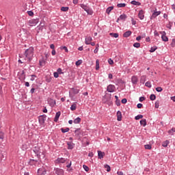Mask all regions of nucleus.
I'll return each mask as SVG.
<instances>
[{
    "mask_svg": "<svg viewBox=\"0 0 175 175\" xmlns=\"http://www.w3.org/2000/svg\"><path fill=\"white\" fill-rule=\"evenodd\" d=\"M159 14H161V11H158V12H154L152 15V17L153 18H155V17H157V16H159Z\"/></svg>",
    "mask_w": 175,
    "mask_h": 175,
    "instance_id": "b1692460",
    "label": "nucleus"
},
{
    "mask_svg": "<svg viewBox=\"0 0 175 175\" xmlns=\"http://www.w3.org/2000/svg\"><path fill=\"white\" fill-rule=\"evenodd\" d=\"M131 5H135V6H140L142 5V3L139 2V1H136L135 0L132 1L131 2Z\"/></svg>",
    "mask_w": 175,
    "mask_h": 175,
    "instance_id": "412c9836",
    "label": "nucleus"
},
{
    "mask_svg": "<svg viewBox=\"0 0 175 175\" xmlns=\"http://www.w3.org/2000/svg\"><path fill=\"white\" fill-rule=\"evenodd\" d=\"M174 132H175V128H172V129L168 131V133L169 135H171V136H173Z\"/></svg>",
    "mask_w": 175,
    "mask_h": 175,
    "instance_id": "2f4dec72",
    "label": "nucleus"
},
{
    "mask_svg": "<svg viewBox=\"0 0 175 175\" xmlns=\"http://www.w3.org/2000/svg\"><path fill=\"white\" fill-rule=\"evenodd\" d=\"M146 150H151L152 146L150 144H146L144 146Z\"/></svg>",
    "mask_w": 175,
    "mask_h": 175,
    "instance_id": "a18cd8bd",
    "label": "nucleus"
},
{
    "mask_svg": "<svg viewBox=\"0 0 175 175\" xmlns=\"http://www.w3.org/2000/svg\"><path fill=\"white\" fill-rule=\"evenodd\" d=\"M137 109H142V107H143V104H142V103H138V104L137 105Z\"/></svg>",
    "mask_w": 175,
    "mask_h": 175,
    "instance_id": "6e6d98bb",
    "label": "nucleus"
},
{
    "mask_svg": "<svg viewBox=\"0 0 175 175\" xmlns=\"http://www.w3.org/2000/svg\"><path fill=\"white\" fill-rule=\"evenodd\" d=\"M117 6L118 8H125V6H126V4L125 3H118Z\"/></svg>",
    "mask_w": 175,
    "mask_h": 175,
    "instance_id": "e433bc0d",
    "label": "nucleus"
},
{
    "mask_svg": "<svg viewBox=\"0 0 175 175\" xmlns=\"http://www.w3.org/2000/svg\"><path fill=\"white\" fill-rule=\"evenodd\" d=\"M105 168L107 169V172H110V170H111L110 165H109L107 164L105 165Z\"/></svg>",
    "mask_w": 175,
    "mask_h": 175,
    "instance_id": "79ce46f5",
    "label": "nucleus"
},
{
    "mask_svg": "<svg viewBox=\"0 0 175 175\" xmlns=\"http://www.w3.org/2000/svg\"><path fill=\"white\" fill-rule=\"evenodd\" d=\"M61 50H64L66 53H68V47L66 46H62Z\"/></svg>",
    "mask_w": 175,
    "mask_h": 175,
    "instance_id": "864d4df0",
    "label": "nucleus"
},
{
    "mask_svg": "<svg viewBox=\"0 0 175 175\" xmlns=\"http://www.w3.org/2000/svg\"><path fill=\"white\" fill-rule=\"evenodd\" d=\"M113 9H114V7H113V6L109 7V8L106 10V13H107V14H110V12H111V10H113Z\"/></svg>",
    "mask_w": 175,
    "mask_h": 175,
    "instance_id": "cd10ccee",
    "label": "nucleus"
},
{
    "mask_svg": "<svg viewBox=\"0 0 175 175\" xmlns=\"http://www.w3.org/2000/svg\"><path fill=\"white\" fill-rule=\"evenodd\" d=\"M115 98L116 99V103L118 106H121V101L118 99V96H115Z\"/></svg>",
    "mask_w": 175,
    "mask_h": 175,
    "instance_id": "a878e982",
    "label": "nucleus"
},
{
    "mask_svg": "<svg viewBox=\"0 0 175 175\" xmlns=\"http://www.w3.org/2000/svg\"><path fill=\"white\" fill-rule=\"evenodd\" d=\"M81 64H83V60L80 59L76 62L75 65L77 66H80V65H81Z\"/></svg>",
    "mask_w": 175,
    "mask_h": 175,
    "instance_id": "f704fd0d",
    "label": "nucleus"
},
{
    "mask_svg": "<svg viewBox=\"0 0 175 175\" xmlns=\"http://www.w3.org/2000/svg\"><path fill=\"white\" fill-rule=\"evenodd\" d=\"M76 107H77V105H76V103H74V104H72V105H71V107H70V110H71L72 111H75V110H76Z\"/></svg>",
    "mask_w": 175,
    "mask_h": 175,
    "instance_id": "473e14b6",
    "label": "nucleus"
},
{
    "mask_svg": "<svg viewBox=\"0 0 175 175\" xmlns=\"http://www.w3.org/2000/svg\"><path fill=\"white\" fill-rule=\"evenodd\" d=\"M150 100H155V99H157V96H155V94H151L150 96Z\"/></svg>",
    "mask_w": 175,
    "mask_h": 175,
    "instance_id": "4c0bfd02",
    "label": "nucleus"
},
{
    "mask_svg": "<svg viewBox=\"0 0 175 175\" xmlns=\"http://www.w3.org/2000/svg\"><path fill=\"white\" fill-rule=\"evenodd\" d=\"M163 90V89H162L161 87H157V88H156V91H157V92H162Z\"/></svg>",
    "mask_w": 175,
    "mask_h": 175,
    "instance_id": "49530a36",
    "label": "nucleus"
},
{
    "mask_svg": "<svg viewBox=\"0 0 175 175\" xmlns=\"http://www.w3.org/2000/svg\"><path fill=\"white\" fill-rule=\"evenodd\" d=\"M128 16H126V14H122L118 18V20H122L123 21H125V20H126Z\"/></svg>",
    "mask_w": 175,
    "mask_h": 175,
    "instance_id": "4468645a",
    "label": "nucleus"
},
{
    "mask_svg": "<svg viewBox=\"0 0 175 175\" xmlns=\"http://www.w3.org/2000/svg\"><path fill=\"white\" fill-rule=\"evenodd\" d=\"M132 35V32L131 31H127L123 33V38H129Z\"/></svg>",
    "mask_w": 175,
    "mask_h": 175,
    "instance_id": "6ab92c4d",
    "label": "nucleus"
},
{
    "mask_svg": "<svg viewBox=\"0 0 175 175\" xmlns=\"http://www.w3.org/2000/svg\"><path fill=\"white\" fill-rule=\"evenodd\" d=\"M25 55L29 62H31V61H32V57H33V49L31 47L29 49H27L25 52Z\"/></svg>",
    "mask_w": 175,
    "mask_h": 175,
    "instance_id": "f257e3e1",
    "label": "nucleus"
},
{
    "mask_svg": "<svg viewBox=\"0 0 175 175\" xmlns=\"http://www.w3.org/2000/svg\"><path fill=\"white\" fill-rule=\"evenodd\" d=\"M31 94H34L35 93V88H32L30 90Z\"/></svg>",
    "mask_w": 175,
    "mask_h": 175,
    "instance_id": "e2e57ef3",
    "label": "nucleus"
},
{
    "mask_svg": "<svg viewBox=\"0 0 175 175\" xmlns=\"http://www.w3.org/2000/svg\"><path fill=\"white\" fill-rule=\"evenodd\" d=\"M161 39L163 42H169V38H167V36H166V35L161 36Z\"/></svg>",
    "mask_w": 175,
    "mask_h": 175,
    "instance_id": "393cba45",
    "label": "nucleus"
},
{
    "mask_svg": "<svg viewBox=\"0 0 175 175\" xmlns=\"http://www.w3.org/2000/svg\"><path fill=\"white\" fill-rule=\"evenodd\" d=\"M70 166H72V161H70V163H68L67 165H66V167H68V169L70 167Z\"/></svg>",
    "mask_w": 175,
    "mask_h": 175,
    "instance_id": "338daca9",
    "label": "nucleus"
},
{
    "mask_svg": "<svg viewBox=\"0 0 175 175\" xmlns=\"http://www.w3.org/2000/svg\"><path fill=\"white\" fill-rule=\"evenodd\" d=\"M146 100V98H144L143 96L140 97L139 99V102H143V100Z\"/></svg>",
    "mask_w": 175,
    "mask_h": 175,
    "instance_id": "680f3d73",
    "label": "nucleus"
},
{
    "mask_svg": "<svg viewBox=\"0 0 175 175\" xmlns=\"http://www.w3.org/2000/svg\"><path fill=\"white\" fill-rule=\"evenodd\" d=\"M117 174H118V175H124V172H122V171H118Z\"/></svg>",
    "mask_w": 175,
    "mask_h": 175,
    "instance_id": "69168bd1",
    "label": "nucleus"
},
{
    "mask_svg": "<svg viewBox=\"0 0 175 175\" xmlns=\"http://www.w3.org/2000/svg\"><path fill=\"white\" fill-rule=\"evenodd\" d=\"M139 122L140 125L142 126H146V125H147V120L146 119L141 120Z\"/></svg>",
    "mask_w": 175,
    "mask_h": 175,
    "instance_id": "4be33fe9",
    "label": "nucleus"
},
{
    "mask_svg": "<svg viewBox=\"0 0 175 175\" xmlns=\"http://www.w3.org/2000/svg\"><path fill=\"white\" fill-rule=\"evenodd\" d=\"M133 47H136V49H139V47H140V43H139V42L134 43Z\"/></svg>",
    "mask_w": 175,
    "mask_h": 175,
    "instance_id": "c03bdc74",
    "label": "nucleus"
},
{
    "mask_svg": "<svg viewBox=\"0 0 175 175\" xmlns=\"http://www.w3.org/2000/svg\"><path fill=\"white\" fill-rule=\"evenodd\" d=\"M61 10L62 12H68V10H69V7H62Z\"/></svg>",
    "mask_w": 175,
    "mask_h": 175,
    "instance_id": "c9c22d12",
    "label": "nucleus"
},
{
    "mask_svg": "<svg viewBox=\"0 0 175 175\" xmlns=\"http://www.w3.org/2000/svg\"><path fill=\"white\" fill-rule=\"evenodd\" d=\"M60 116H61V111H58V112L56 113L55 116V119H54L55 122H57L58 121V120L59 119Z\"/></svg>",
    "mask_w": 175,
    "mask_h": 175,
    "instance_id": "aec40b11",
    "label": "nucleus"
},
{
    "mask_svg": "<svg viewBox=\"0 0 175 175\" xmlns=\"http://www.w3.org/2000/svg\"><path fill=\"white\" fill-rule=\"evenodd\" d=\"M98 51H99V48L96 47V49L94 51V54H98Z\"/></svg>",
    "mask_w": 175,
    "mask_h": 175,
    "instance_id": "13d9d810",
    "label": "nucleus"
},
{
    "mask_svg": "<svg viewBox=\"0 0 175 175\" xmlns=\"http://www.w3.org/2000/svg\"><path fill=\"white\" fill-rule=\"evenodd\" d=\"M55 173L57 175H64V171L62 169L60 168H56L55 170Z\"/></svg>",
    "mask_w": 175,
    "mask_h": 175,
    "instance_id": "9d476101",
    "label": "nucleus"
},
{
    "mask_svg": "<svg viewBox=\"0 0 175 175\" xmlns=\"http://www.w3.org/2000/svg\"><path fill=\"white\" fill-rule=\"evenodd\" d=\"M138 16H139V18H140V20L144 19V11L143 10H141L139 12Z\"/></svg>",
    "mask_w": 175,
    "mask_h": 175,
    "instance_id": "f8f14e48",
    "label": "nucleus"
},
{
    "mask_svg": "<svg viewBox=\"0 0 175 175\" xmlns=\"http://www.w3.org/2000/svg\"><path fill=\"white\" fill-rule=\"evenodd\" d=\"M32 151L36 154V157H37L38 159H40V147L35 146L33 148Z\"/></svg>",
    "mask_w": 175,
    "mask_h": 175,
    "instance_id": "f03ea898",
    "label": "nucleus"
},
{
    "mask_svg": "<svg viewBox=\"0 0 175 175\" xmlns=\"http://www.w3.org/2000/svg\"><path fill=\"white\" fill-rule=\"evenodd\" d=\"M88 157H90V158H92V157H94V153L93 152H90L88 154Z\"/></svg>",
    "mask_w": 175,
    "mask_h": 175,
    "instance_id": "774afa93",
    "label": "nucleus"
},
{
    "mask_svg": "<svg viewBox=\"0 0 175 175\" xmlns=\"http://www.w3.org/2000/svg\"><path fill=\"white\" fill-rule=\"evenodd\" d=\"M29 23L30 24L31 27H33L38 24V20L32 19L29 21Z\"/></svg>",
    "mask_w": 175,
    "mask_h": 175,
    "instance_id": "ddd939ff",
    "label": "nucleus"
},
{
    "mask_svg": "<svg viewBox=\"0 0 175 175\" xmlns=\"http://www.w3.org/2000/svg\"><path fill=\"white\" fill-rule=\"evenodd\" d=\"M29 165H30V166H37V165H39V161L30 159L29 161Z\"/></svg>",
    "mask_w": 175,
    "mask_h": 175,
    "instance_id": "20e7f679",
    "label": "nucleus"
},
{
    "mask_svg": "<svg viewBox=\"0 0 175 175\" xmlns=\"http://www.w3.org/2000/svg\"><path fill=\"white\" fill-rule=\"evenodd\" d=\"M145 85H146V87H148V88H151V87H152L151 82L147 81V82L145 83Z\"/></svg>",
    "mask_w": 175,
    "mask_h": 175,
    "instance_id": "37998d69",
    "label": "nucleus"
},
{
    "mask_svg": "<svg viewBox=\"0 0 175 175\" xmlns=\"http://www.w3.org/2000/svg\"><path fill=\"white\" fill-rule=\"evenodd\" d=\"M27 14H29V16H33V12L32 11H27Z\"/></svg>",
    "mask_w": 175,
    "mask_h": 175,
    "instance_id": "bf43d9fd",
    "label": "nucleus"
},
{
    "mask_svg": "<svg viewBox=\"0 0 175 175\" xmlns=\"http://www.w3.org/2000/svg\"><path fill=\"white\" fill-rule=\"evenodd\" d=\"M169 140H166V141H165L163 143V144H162V146H163V147H167V145L169 144Z\"/></svg>",
    "mask_w": 175,
    "mask_h": 175,
    "instance_id": "ea45409f",
    "label": "nucleus"
},
{
    "mask_svg": "<svg viewBox=\"0 0 175 175\" xmlns=\"http://www.w3.org/2000/svg\"><path fill=\"white\" fill-rule=\"evenodd\" d=\"M98 157L99 159H103V157H105V152L100 150L98 151Z\"/></svg>",
    "mask_w": 175,
    "mask_h": 175,
    "instance_id": "dca6fc26",
    "label": "nucleus"
},
{
    "mask_svg": "<svg viewBox=\"0 0 175 175\" xmlns=\"http://www.w3.org/2000/svg\"><path fill=\"white\" fill-rule=\"evenodd\" d=\"M131 81L133 84H137V81H139V79H137V77L133 76L131 78Z\"/></svg>",
    "mask_w": 175,
    "mask_h": 175,
    "instance_id": "f3484780",
    "label": "nucleus"
},
{
    "mask_svg": "<svg viewBox=\"0 0 175 175\" xmlns=\"http://www.w3.org/2000/svg\"><path fill=\"white\" fill-rule=\"evenodd\" d=\"M61 131L62 133H66V132H69V128H66V129L62 128Z\"/></svg>",
    "mask_w": 175,
    "mask_h": 175,
    "instance_id": "72a5a7b5",
    "label": "nucleus"
},
{
    "mask_svg": "<svg viewBox=\"0 0 175 175\" xmlns=\"http://www.w3.org/2000/svg\"><path fill=\"white\" fill-rule=\"evenodd\" d=\"M67 146L68 150H73V148H75V144L72 142H67Z\"/></svg>",
    "mask_w": 175,
    "mask_h": 175,
    "instance_id": "9b49d317",
    "label": "nucleus"
},
{
    "mask_svg": "<svg viewBox=\"0 0 175 175\" xmlns=\"http://www.w3.org/2000/svg\"><path fill=\"white\" fill-rule=\"evenodd\" d=\"M110 36H112V38H118L120 35L118 33H110Z\"/></svg>",
    "mask_w": 175,
    "mask_h": 175,
    "instance_id": "c756f323",
    "label": "nucleus"
},
{
    "mask_svg": "<svg viewBox=\"0 0 175 175\" xmlns=\"http://www.w3.org/2000/svg\"><path fill=\"white\" fill-rule=\"evenodd\" d=\"M66 161H68V159H65V158H57L56 159V163H65V162H66Z\"/></svg>",
    "mask_w": 175,
    "mask_h": 175,
    "instance_id": "1a4fd4ad",
    "label": "nucleus"
},
{
    "mask_svg": "<svg viewBox=\"0 0 175 175\" xmlns=\"http://www.w3.org/2000/svg\"><path fill=\"white\" fill-rule=\"evenodd\" d=\"M79 92L80 90L77 88H72L70 91V94H71V95H77Z\"/></svg>",
    "mask_w": 175,
    "mask_h": 175,
    "instance_id": "0eeeda50",
    "label": "nucleus"
},
{
    "mask_svg": "<svg viewBox=\"0 0 175 175\" xmlns=\"http://www.w3.org/2000/svg\"><path fill=\"white\" fill-rule=\"evenodd\" d=\"M86 12L88 13V14H90V16H92V14H94V11L90 8L88 9Z\"/></svg>",
    "mask_w": 175,
    "mask_h": 175,
    "instance_id": "c85d7f7f",
    "label": "nucleus"
},
{
    "mask_svg": "<svg viewBox=\"0 0 175 175\" xmlns=\"http://www.w3.org/2000/svg\"><path fill=\"white\" fill-rule=\"evenodd\" d=\"M38 175H46V171L44 167H41L38 170Z\"/></svg>",
    "mask_w": 175,
    "mask_h": 175,
    "instance_id": "39448f33",
    "label": "nucleus"
},
{
    "mask_svg": "<svg viewBox=\"0 0 175 175\" xmlns=\"http://www.w3.org/2000/svg\"><path fill=\"white\" fill-rule=\"evenodd\" d=\"M81 8H82V9H83V10H85V12H86L87 10H88V8L90 7H88L86 5H84V4H81Z\"/></svg>",
    "mask_w": 175,
    "mask_h": 175,
    "instance_id": "7c9ffc66",
    "label": "nucleus"
},
{
    "mask_svg": "<svg viewBox=\"0 0 175 175\" xmlns=\"http://www.w3.org/2000/svg\"><path fill=\"white\" fill-rule=\"evenodd\" d=\"M158 49V47L157 46H152L150 48V53H154V51H155V50H157Z\"/></svg>",
    "mask_w": 175,
    "mask_h": 175,
    "instance_id": "a19ab883",
    "label": "nucleus"
},
{
    "mask_svg": "<svg viewBox=\"0 0 175 175\" xmlns=\"http://www.w3.org/2000/svg\"><path fill=\"white\" fill-rule=\"evenodd\" d=\"M80 122H81V118L79 117L74 120V124H80Z\"/></svg>",
    "mask_w": 175,
    "mask_h": 175,
    "instance_id": "bb28decb",
    "label": "nucleus"
},
{
    "mask_svg": "<svg viewBox=\"0 0 175 175\" xmlns=\"http://www.w3.org/2000/svg\"><path fill=\"white\" fill-rule=\"evenodd\" d=\"M83 169H84V170H85V172H88V171L90 170V167H88V166H87V165H83Z\"/></svg>",
    "mask_w": 175,
    "mask_h": 175,
    "instance_id": "8fccbe9b",
    "label": "nucleus"
},
{
    "mask_svg": "<svg viewBox=\"0 0 175 175\" xmlns=\"http://www.w3.org/2000/svg\"><path fill=\"white\" fill-rule=\"evenodd\" d=\"M154 107L158 109L159 107V100H157L154 103Z\"/></svg>",
    "mask_w": 175,
    "mask_h": 175,
    "instance_id": "de8ad7c7",
    "label": "nucleus"
},
{
    "mask_svg": "<svg viewBox=\"0 0 175 175\" xmlns=\"http://www.w3.org/2000/svg\"><path fill=\"white\" fill-rule=\"evenodd\" d=\"M81 129H77L75 131V136H80V135H81Z\"/></svg>",
    "mask_w": 175,
    "mask_h": 175,
    "instance_id": "5701e85b",
    "label": "nucleus"
},
{
    "mask_svg": "<svg viewBox=\"0 0 175 175\" xmlns=\"http://www.w3.org/2000/svg\"><path fill=\"white\" fill-rule=\"evenodd\" d=\"M57 72L59 75H64V72H62V69H61V68H58L57 70Z\"/></svg>",
    "mask_w": 175,
    "mask_h": 175,
    "instance_id": "603ef678",
    "label": "nucleus"
},
{
    "mask_svg": "<svg viewBox=\"0 0 175 175\" xmlns=\"http://www.w3.org/2000/svg\"><path fill=\"white\" fill-rule=\"evenodd\" d=\"M35 77H36V75H31V79H30V80H31V81H33L35 80Z\"/></svg>",
    "mask_w": 175,
    "mask_h": 175,
    "instance_id": "4d7b16f0",
    "label": "nucleus"
},
{
    "mask_svg": "<svg viewBox=\"0 0 175 175\" xmlns=\"http://www.w3.org/2000/svg\"><path fill=\"white\" fill-rule=\"evenodd\" d=\"M50 48H51L52 50H54V49H55V46L53 44H52L50 45Z\"/></svg>",
    "mask_w": 175,
    "mask_h": 175,
    "instance_id": "0e129e2a",
    "label": "nucleus"
},
{
    "mask_svg": "<svg viewBox=\"0 0 175 175\" xmlns=\"http://www.w3.org/2000/svg\"><path fill=\"white\" fill-rule=\"evenodd\" d=\"M116 116L118 121H121L122 120V113H121L120 111H118Z\"/></svg>",
    "mask_w": 175,
    "mask_h": 175,
    "instance_id": "2eb2a0df",
    "label": "nucleus"
},
{
    "mask_svg": "<svg viewBox=\"0 0 175 175\" xmlns=\"http://www.w3.org/2000/svg\"><path fill=\"white\" fill-rule=\"evenodd\" d=\"M47 118V116L46 115H41L38 117L39 123L41 125H44V122H46V119Z\"/></svg>",
    "mask_w": 175,
    "mask_h": 175,
    "instance_id": "7ed1b4c3",
    "label": "nucleus"
},
{
    "mask_svg": "<svg viewBox=\"0 0 175 175\" xmlns=\"http://www.w3.org/2000/svg\"><path fill=\"white\" fill-rule=\"evenodd\" d=\"M116 90V86L114 85H109L107 88L108 92H114Z\"/></svg>",
    "mask_w": 175,
    "mask_h": 175,
    "instance_id": "423d86ee",
    "label": "nucleus"
},
{
    "mask_svg": "<svg viewBox=\"0 0 175 175\" xmlns=\"http://www.w3.org/2000/svg\"><path fill=\"white\" fill-rule=\"evenodd\" d=\"M141 118H143V115H138L135 117V120H140Z\"/></svg>",
    "mask_w": 175,
    "mask_h": 175,
    "instance_id": "09e8293b",
    "label": "nucleus"
},
{
    "mask_svg": "<svg viewBox=\"0 0 175 175\" xmlns=\"http://www.w3.org/2000/svg\"><path fill=\"white\" fill-rule=\"evenodd\" d=\"M53 76L55 79H58V77H59V74L57 72H55L53 73Z\"/></svg>",
    "mask_w": 175,
    "mask_h": 175,
    "instance_id": "3c124183",
    "label": "nucleus"
},
{
    "mask_svg": "<svg viewBox=\"0 0 175 175\" xmlns=\"http://www.w3.org/2000/svg\"><path fill=\"white\" fill-rule=\"evenodd\" d=\"M128 102V100L126 98H123L122 99V103L125 104Z\"/></svg>",
    "mask_w": 175,
    "mask_h": 175,
    "instance_id": "052dcab7",
    "label": "nucleus"
},
{
    "mask_svg": "<svg viewBox=\"0 0 175 175\" xmlns=\"http://www.w3.org/2000/svg\"><path fill=\"white\" fill-rule=\"evenodd\" d=\"M0 139L1 140H3V139H5V133H3V132L0 131Z\"/></svg>",
    "mask_w": 175,
    "mask_h": 175,
    "instance_id": "58836bf2",
    "label": "nucleus"
},
{
    "mask_svg": "<svg viewBox=\"0 0 175 175\" xmlns=\"http://www.w3.org/2000/svg\"><path fill=\"white\" fill-rule=\"evenodd\" d=\"M91 42H92V37L91 36L87 37L85 40V44H90Z\"/></svg>",
    "mask_w": 175,
    "mask_h": 175,
    "instance_id": "a211bd4d",
    "label": "nucleus"
},
{
    "mask_svg": "<svg viewBox=\"0 0 175 175\" xmlns=\"http://www.w3.org/2000/svg\"><path fill=\"white\" fill-rule=\"evenodd\" d=\"M48 103L51 107H54L55 106V100L53 98H48Z\"/></svg>",
    "mask_w": 175,
    "mask_h": 175,
    "instance_id": "6e6552de",
    "label": "nucleus"
},
{
    "mask_svg": "<svg viewBox=\"0 0 175 175\" xmlns=\"http://www.w3.org/2000/svg\"><path fill=\"white\" fill-rule=\"evenodd\" d=\"M108 63L109 64V65H113V64H114V62H113V59H109Z\"/></svg>",
    "mask_w": 175,
    "mask_h": 175,
    "instance_id": "5fc2aeb1",
    "label": "nucleus"
}]
</instances>
